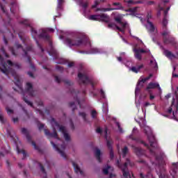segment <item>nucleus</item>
I'll return each instance as SVG.
<instances>
[{"label": "nucleus", "instance_id": "aec40b11", "mask_svg": "<svg viewBox=\"0 0 178 178\" xmlns=\"http://www.w3.org/2000/svg\"><path fill=\"white\" fill-rule=\"evenodd\" d=\"M147 29L149 33H154L156 29L155 26H154L153 23L150 22V20H147Z\"/></svg>", "mask_w": 178, "mask_h": 178}, {"label": "nucleus", "instance_id": "5fc2aeb1", "mask_svg": "<svg viewBox=\"0 0 178 178\" xmlns=\"http://www.w3.org/2000/svg\"><path fill=\"white\" fill-rule=\"evenodd\" d=\"M91 115L92 117V118H95L96 115H97V111L96 110H92L91 111Z\"/></svg>", "mask_w": 178, "mask_h": 178}, {"label": "nucleus", "instance_id": "a18cd8bd", "mask_svg": "<svg viewBox=\"0 0 178 178\" xmlns=\"http://www.w3.org/2000/svg\"><path fill=\"white\" fill-rule=\"evenodd\" d=\"M9 49L12 54V55H14V56H17V53H15V50L14 47H9Z\"/></svg>", "mask_w": 178, "mask_h": 178}, {"label": "nucleus", "instance_id": "473e14b6", "mask_svg": "<svg viewBox=\"0 0 178 178\" xmlns=\"http://www.w3.org/2000/svg\"><path fill=\"white\" fill-rule=\"evenodd\" d=\"M7 121V119L5 118L3 113H0V122L2 123V124H5V122H6Z\"/></svg>", "mask_w": 178, "mask_h": 178}, {"label": "nucleus", "instance_id": "69168bd1", "mask_svg": "<svg viewBox=\"0 0 178 178\" xmlns=\"http://www.w3.org/2000/svg\"><path fill=\"white\" fill-rule=\"evenodd\" d=\"M96 132H97L98 134H102V129L100 127H98L96 129Z\"/></svg>", "mask_w": 178, "mask_h": 178}, {"label": "nucleus", "instance_id": "13d9d810", "mask_svg": "<svg viewBox=\"0 0 178 178\" xmlns=\"http://www.w3.org/2000/svg\"><path fill=\"white\" fill-rule=\"evenodd\" d=\"M73 66H74V61H70V63H68V67H73Z\"/></svg>", "mask_w": 178, "mask_h": 178}, {"label": "nucleus", "instance_id": "bf43d9fd", "mask_svg": "<svg viewBox=\"0 0 178 178\" xmlns=\"http://www.w3.org/2000/svg\"><path fill=\"white\" fill-rule=\"evenodd\" d=\"M0 8H1V10H2V12H3V13H6V9H5V8L3 6L2 3H0Z\"/></svg>", "mask_w": 178, "mask_h": 178}, {"label": "nucleus", "instance_id": "09e8293b", "mask_svg": "<svg viewBox=\"0 0 178 178\" xmlns=\"http://www.w3.org/2000/svg\"><path fill=\"white\" fill-rule=\"evenodd\" d=\"M169 34L170 33L167 30H165V31H163L162 33L163 38H166V35H169Z\"/></svg>", "mask_w": 178, "mask_h": 178}, {"label": "nucleus", "instance_id": "9b49d317", "mask_svg": "<svg viewBox=\"0 0 178 178\" xmlns=\"http://www.w3.org/2000/svg\"><path fill=\"white\" fill-rule=\"evenodd\" d=\"M153 76V74H149L148 76H146L145 78H143L140 81H138L135 89V92H138V90H140V88H143L145 82L148 81V79H150Z\"/></svg>", "mask_w": 178, "mask_h": 178}, {"label": "nucleus", "instance_id": "6ab92c4d", "mask_svg": "<svg viewBox=\"0 0 178 178\" xmlns=\"http://www.w3.org/2000/svg\"><path fill=\"white\" fill-rule=\"evenodd\" d=\"M39 38H44L47 41H49L50 36L47 34L46 30H42V33L38 35Z\"/></svg>", "mask_w": 178, "mask_h": 178}, {"label": "nucleus", "instance_id": "bb28decb", "mask_svg": "<svg viewBox=\"0 0 178 178\" xmlns=\"http://www.w3.org/2000/svg\"><path fill=\"white\" fill-rule=\"evenodd\" d=\"M95 155L97 159V160L99 161V163H101V150L100 149H96L95 152Z\"/></svg>", "mask_w": 178, "mask_h": 178}, {"label": "nucleus", "instance_id": "0e129e2a", "mask_svg": "<svg viewBox=\"0 0 178 178\" xmlns=\"http://www.w3.org/2000/svg\"><path fill=\"white\" fill-rule=\"evenodd\" d=\"M99 49H92L93 54H99Z\"/></svg>", "mask_w": 178, "mask_h": 178}, {"label": "nucleus", "instance_id": "e433bc0d", "mask_svg": "<svg viewBox=\"0 0 178 178\" xmlns=\"http://www.w3.org/2000/svg\"><path fill=\"white\" fill-rule=\"evenodd\" d=\"M64 2V0H58V3L57 6V9L61 10L63 9V3Z\"/></svg>", "mask_w": 178, "mask_h": 178}, {"label": "nucleus", "instance_id": "7c9ffc66", "mask_svg": "<svg viewBox=\"0 0 178 178\" xmlns=\"http://www.w3.org/2000/svg\"><path fill=\"white\" fill-rule=\"evenodd\" d=\"M128 152H129V147L127 146H124L122 149V157H126Z\"/></svg>", "mask_w": 178, "mask_h": 178}, {"label": "nucleus", "instance_id": "864d4df0", "mask_svg": "<svg viewBox=\"0 0 178 178\" xmlns=\"http://www.w3.org/2000/svg\"><path fill=\"white\" fill-rule=\"evenodd\" d=\"M81 5L82 6L83 8H84V9H86L88 6V2H85V3L81 2Z\"/></svg>", "mask_w": 178, "mask_h": 178}, {"label": "nucleus", "instance_id": "37998d69", "mask_svg": "<svg viewBox=\"0 0 178 178\" xmlns=\"http://www.w3.org/2000/svg\"><path fill=\"white\" fill-rule=\"evenodd\" d=\"M35 42H36L37 45H38V47L40 48V49L41 50V51H42V52H44V47H42V45H40L39 41H38V40H35Z\"/></svg>", "mask_w": 178, "mask_h": 178}, {"label": "nucleus", "instance_id": "2f4dec72", "mask_svg": "<svg viewBox=\"0 0 178 178\" xmlns=\"http://www.w3.org/2000/svg\"><path fill=\"white\" fill-rule=\"evenodd\" d=\"M79 115H81L83 118V121H85L86 122H88V120H87V118H86V115H87L86 113H85L83 111H82V112L79 111Z\"/></svg>", "mask_w": 178, "mask_h": 178}, {"label": "nucleus", "instance_id": "393cba45", "mask_svg": "<svg viewBox=\"0 0 178 178\" xmlns=\"http://www.w3.org/2000/svg\"><path fill=\"white\" fill-rule=\"evenodd\" d=\"M120 26H122V29H121V27H119L118 26L117 30H118V31H120V33H125V29L127 28V23H124L121 20Z\"/></svg>", "mask_w": 178, "mask_h": 178}, {"label": "nucleus", "instance_id": "a19ab883", "mask_svg": "<svg viewBox=\"0 0 178 178\" xmlns=\"http://www.w3.org/2000/svg\"><path fill=\"white\" fill-rule=\"evenodd\" d=\"M6 110L8 115H10L11 114L14 113V110H13L12 108H10V107H6Z\"/></svg>", "mask_w": 178, "mask_h": 178}, {"label": "nucleus", "instance_id": "5701e85b", "mask_svg": "<svg viewBox=\"0 0 178 178\" xmlns=\"http://www.w3.org/2000/svg\"><path fill=\"white\" fill-rule=\"evenodd\" d=\"M143 67H144V64H140V65H136V67L134 65V67H131V70L134 72L137 73V72H139V71H140L141 69H143Z\"/></svg>", "mask_w": 178, "mask_h": 178}, {"label": "nucleus", "instance_id": "052dcab7", "mask_svg": "<svg viewBox=\"0 0 178 178\" xmlns=\"http://www.w3.org/2000/svg\"><path fill=\"white\" fill-rule=\"evenodd\" d=\"M98 5H99V2L97 1H95V4L92 5V8L94 9V8H97V6H98Z\"/></svg>", "mask_w": 178, "mask_h": 178}, {"label": "nucleus", "instance_id": "8fccbe9b", "mask_svg": "<svg viewBox=\"0 0 178 178\" xmlns=\"http://www.w3.org/2000/svg\"><path fill=\"white\" fill-rule=\"evenodd\" d=\"M22 24H24V26H26L27 27H31V24L27 20H24V22H22Z\"/></svg>", "mask_w": 178, "mask_h": 178}, {"label": "nucleus", "instance_id": "f704fd0d", "mask_svg": "<svg viewBox=\"0 0 178 178\" xmlns=\"http://www.w3.org/2000/svg\"><path fill=\"white\" fill-rule=\"evenodd\" d=\"M150 65L152 67H154V69H156V67H158V63H156V61H153V60H150Z\"/></svg>", "mask_w": 178, "mask_h": 178}, {"label": "nucleus", "instance_id": "774afa93", "mask_svg": "<svg viewBox=\"0 0 178 178\" xmlns=\"http://www.w3.org/2000/svg\"><path fill=\"white\" fill-rule=\"evenodd\" d=\"M172 167H174V168H177L178 163H172Z\"/></svg>", "mask_w": 178, "mask_h": 178}, {"label": "nucleus", "instance_id": "3c124183", "mask_svg": "<svg viewBox=\"0 0 178 178\" xmlns=\"http://www.w3.org/2000/svg\"><path fill=\"white\" fill-rule=\"evenodd\" d=\"M70 127L72 129H75V125L72 120V118H70Z\"/></svg>", "mask_w": 178, "mask_h": 178}, {"label": "nucleus", "instance_id": "c85d7f7f", "mask_svg": "<svg viewBox=\"0 0 178 178\" xmlns=\"http://www.w3.org/2000/svg\"><path fill=\"white\" fill-rule=\"evenodd\" d=\"M99 17H100L99 15H91V16H90L89 19H90V20L98 21V20H99Z\"/></svg>", "mask_w": 178, "mask_h": 178}, {"label": "nucleus", "instance_id": "20e7f679", "mask_svg": "<svg viewBox=\"0 0 178 178\" xmlns=\"http://www.w3.org/2000/svg\"><path fill=\"white\" fill-rule=\"evenodd\" d=\"M144 132L147 136V139L150 143V146L152 147L158 148L159 146H158L157 140L155 138V136L152 132L151 129L148 128V131H147V128H145Z\"/></svg>", "mask_w": 178, "mask_h": 178}, {"label": "nucleus", "instance_id": "58836bf2", "mask_svg": "<svg viewBox=\"0 0 178 178\" xmlns=\"http://www.w3.org/2000/svg\"><path fill=\"white\" fill-rule=\"evenodd\" d=\"M108 27V29H113V30H115V29H118V26H116L115 23H109Z\"/></svg>", "mask_w": 178, "mask_h": 178}, {"label": "nucleus", "instance_id": "4d7b16f0", "mask_svg": "<svg viewBox=\"0 0 178 178\" xmlns=\"http://www.w3.org/2000/svg\"><path fill=\"white\" fill-rule=\"evenodd\" d=\"M115 22H117V23H118L119 24H121L122 23V19L120 17H115Z\"/></svg>", "mask_w": 178, "mask_h": 178}, {"label": "nucleus", "instance_id": "c756f323", "mask_svg": "<svg viewBox=\"0 0 178 178\" xmlns=\"http://www.w3.org/2000/svg\"><path fill=\"white\" fill-rule=\"evenodd\" d=\"M35 120L37 122V125L38 127V129L40 131H41L42 129H43L44 127V124H41V122L40 121H38V118H35Z\"/></svg>", "mask_w": 178, "mask_h": 178}, {"label": "nucleus", "instance_id": "7ed1b4c3", "mask_svg": "<svg viewBox=\"0 0 178 178\" xmlns=\"http://www.w3.org/2000/svg\"><path fill=\"white\" fill-rule=\"evenodd\" d=\"M78 77L80 82H81L84 85H88V83H90L92 89H95V83H97V82H95L92 78H90L88 74H86L85 72H79Z\"/></svg>", "mask_w": 178, "mask_h": 178}, {"label": "nucleus", "instance_id": "9d476101", "mask_svg": "<svg viewBox=\"0 0 178 178\" xmlns=\"http://www.w3.org/2000/svg\"><path fill=\"white\" fill-rule=\"evenodd\" d=\"M25 92H26L30 96H35L37 93V90L33 89V84L31 82H26Z\"/></svg>", "mask_w": 178, "mask_h": 178}, {"label": "nucleus", "instance_id": "ea45409f", "mask_svg": "<svg viewBox=\"0 0 178 178\" xmlns=\"http://www.w3.org/2000/svg\"><path fill=\"white\" fill-rule=\"evenodd\" d=\"M31 35L33 37H36L38 31L33 27H31Z\"/></svg>", "mask_w": 178, "mask_h": 178}, {"label": "nucleus", "instance_id": "72a5a7b5", "mask_svg": "<svg viewBox=\"0 0 178 178\" xmlns=\"http://www.w3.org/2000/svg\"><path fill=\"white\" fill-rule=\"evenodd\" d=\"M1 51L3 54V55H4V56H6V58H10L9 54H8L7 51H6L5 47H3V46H1Z\"/></svg>", "mask_w": 178, "mask_h": 178}, {"label": "nucleus", "instance_id": "e2e57ef3", "mask_svg": "<svg viewBox=\"0 0 178 178\" xmlns=\"http://www.w3.org/2000/svg\"><path fill=\"white\" fill-rule=\"evenodd\" d=\"M100 93H101L102 97H105V92L104 90H103V89H101Z\"/></svg>", "mask_w": 178, "mask_h": 178}, {"label": "nucleus", "instance_id": "c03bdc74", "mask_svg": "<svg viewBox=\"0 0 178 178\" xmlns=\"http://www.w3.org/2000/svg\"><path fill=\"white\" fill-rule=\"evenodd\" d=\"M123 55H125V51H122V53H120V57H117V60H118V62H122V57Z\"/></svg>", "mask_w": 178, "mask_h": 178}, {"label": "nucleus", "instance_id": "cd10ccee", "mask_svg": "<svg viewBox=\"0 0 178 178\" xmlns=\"http://www.w3.org/2000/svg\"><path fill=\"white\" fill-rule=\"evenodd\" d=\"M17 153H22L23 154V157H22L23 159H24L26 157L27 153L26 150H24V149H20L18 145H17Z\"/></svg>", "mask_w": 178, "mask_h": 178}, {"label": "nucleus", "instance_id": "6e6552de", "mask_svg": "<svg viewBox=\"0 0 178 178\" xmlns=\"http://www.w3.org/2000/svg\"><path fill=\"white\" fill-rule=\"evenodd\" d=\"M22 134L26 136L28 142L31 143L35 150H40L39 146H37L34 140H32V136H31L30 132L26 128H22Z\"/></svg>", "mask_w": 178, "mask_h": 178}, {"label": "nucleus", "instance_id": "a878e982", "mask_svg": "<svg viewBox=\"0 0 178 178\" xmlns=\"http://www.w3.org/2000/svg\"><path fill=\"white\" fill-rule=\"evenodd\" d=\"M163 42L165 44H174L175 40H174V38H172L170 37H168V38L167 37V38H163Z\"/></svg>", "mask_w": 178, "mask_h": 178}, {"label": "nucleus", "instance_id": "4468645a", "mask_svg": "<svg viewBox=\"0 0 178 178\" xmlns=\"http://www.w3.org/2000/svg\"><path fill=\"white\" fill-rule=\"evenodd\" d=\"M51 144L53 147L61 155L62 157L67 159V154H65L64 150H61V149H60V147H58V146H57V145H56V143H54L53 141H51Z\"/></svg>", "mask_w": 178, "mask_h": 178}, {"label": "nucleus", "instance_id": "412c9836", "mask_svg": "<svg viewBox=\"0 0 178 178\" xmlns=\"http://www.w3.org/2000/svg\"><path fill=\"white\" fill-rule=\"evenodd\" d=\"M72 165L74 168V172L76 174H79V172H80L81 175H83V171H82L79 167V165H78V164H76V163H75V161H72Z\"/></svg>", "mask_w": 178, "mask_h": 178}, {"label": "nucleus", "instance_id": "f8f14e48", "mask_svg": "<svg viewBox=\"0 0 178 178\" xmlns=\"http://www.w3.org/2000/svg\"><path fill=\"white\" fill-rule=\"evenodd\" d=\"M134 56L138 60H142V54H146L145 49H134Z\"/></svg>", "mask_w": 178, "mask_h": 178}, {"label": "nucleus", "instance_id": "f3484780", "mask_svg": "<svg viewBox=\"0 0 178 178\" xmlns=\"http://www.w3.org/2000/svg\"><path fill=\"white\" fill-rule=\"evenodd\" d=\"M131 147L137 156H142L144 152L141 147H137L135 145H132Z\"/></svg>", "mask_w": 178, "mask_h": 178}, {"label": "nucleus", "instance_id": "c9c22d12", "mask_svg": "<svg viewBox=\"0 0 178 178\" xmlns=\"http://www.w3.org/2000/svg\"><path fill=\"white\" fill-rule=\"evenodd\" d=\"M49 55H54L55 58H58V53L56 51V50H51V51H49Z\"/></svg>", "mask_w": 178, "mask_h": 178}, {"label": "nucleus", "instance_id": "338daca9", "mask_svg": "<svg viewBox=\"0 0 178 178\" xmlns=\"http://www.w3.org/2000/svg\"><path fill=\"white\" fill-rule=\"evenodd\" d=\"M13 122H18L19 118L18 117L13 118Z\"/></svg>", "mask_w": 178, "mask_h": 178}, {"label": "nucleus", "instance_id": "dca6fc26", "mask_svg": "<svg viewBox=\"0 0 178 178\" xmlns=\"http://www.w3.org/2000/svg\"><path fill=\"white\" fill-rule=\"evenodd\" d=\"M155 88H159V89H161V86L158 82H149L146 87L147 90H149V89H155Z\"/></svg>", "mask_w": 178, "mask_h": 178}, {"label": "nucleus", "instance_id": "b1692460", "mask_svg": "<svg viewBox=\"0 0 178 178\" xmlns=\"http://www.w3.org/2000/svg\"><path fill=\"white\" fill-rule=\"evenodd\" d=\"M102 20V22H105L106 23H109L110 17L108 16V15L102 14L99 15V20Z\"/></svg>", "mask_w": 178, "mask_h": 178}, {"label": "nucleus", "instance_id": "a211bd4d", "mask_svg": "<svg viewBox=\"0 0 178 178\" xmlns=\"http://www.w3.org/2000/svg\"><path fill=\"white\" fill-rule=\"evenodd\" d=\"M130 139H132L133 140H136V142L143 143L145 146H146L148 149H150L149 145L147 143H145L144 140H141V139H139V138H136L134 136V135H129Z\"/></svg>", "mask_w": 178, "mask_h": 178}, {"label": "nucleus", "instance_id": "4c0bfd02", "mask_svg": "<svg viewBox=\"0 0 178 178\" xmlns=\"http://www.w3.org/2000/svg\"><path fill=\"white\" fill-rule=\"evenodd\" d=\"M168 22L166 17L164 15V18L163 19V27L166 28L168 26Z\"/></svg>", "mask_w": 178, "mask_h": 178}, {"label": "nucleus", "instance_id": "f03ea898", "mask_svg": "<svg viewBox=\"0 0 178 178\" xmlns=\"http://www.w3.org/2000/svg\"><path fill=\"white\" fill-rule=\"evenodd\" d=\"M15 47H16V48H17V49H19V48H22V51H23L22 56H24V58H27L28 63H29L31 69L35 70V67L34 64H33L31 57L29 54V52H33V46L29 45V46H26L24 49V47H23V46L21 45V44H18L17 42H16Z\"/></svg>", "mask_w": 178, "mask_h": 178}, {"label": "nucleus", "instance_id": "ddd939ff", "mask_svg": "<svg viewBox=\"0 0 178 178\" xmlns=\"http://www.w3.org/2000/svg\"><path fill=\"white\" fill-rule=\"evenodd\" d=\"M44 134L47 136H49L51 138H56V139H59L58 132L56 131V128H53V132H50L49 129H44Z\"/></svg>", "mask_w": 178, "mask_h": 178}, {"label": "nucleus", "instance_id": "423d86ee", "mask_svg": "<svg viewBox=\"0 0 178 178\" xmlns=\"http://www.w3.org/2000/svg\"><path fill=\"white\" fill-rule=\"evenodd\" d=\"M65 43L68 47H79L83 44L81 38H66Z\"/></svg>", "mask_w": 178, "mask_h": 178}, {"label": "nucleus", "instance_id": "79ce46f5", "mask_svg": "<svg viewBox=\"0 0 178 178\" xmlns=\"http://www.w3.org/2000/svg\"><path fill=\"white\" fill-rule=\"evenodd\" d=\"M109 168H111V165H107L106 168H104L103 169L104 174H105L106 175H108V174L109 173Z\"/></svg>", "mask_w": 178, "mask_h": 178}, {"label": "nucleus", "instance_id": "6e6d98bb", "mask_svg": "<svg viewBox=\"0 0 178 178\" xmlns=\"http://www.w3.org/2000/svg\"><path fill=\"white\" fill-rule=\"evenodd\" d=\"M116 125L118 127L120 132H123V129H122L120 122H116Z\"/></svg>", "mask_w": 178, "mask_h": 178}, {"label": "nucleus", "instance_id": "2eb2a0df", "mask_svg": "<svg viewBox=\"0 0 178 178\" xmlns=\"http://www.w3.org/2000/svg\"><path fill=\"white\" fill-rule=\"evenodd\" d=\"M54 79L56 82H58V83H60L61 81H63L65 83H67V85L69 86H72L74 83L72 81H70V79H61V78H60L58 75H54Z\"/></svg>", "mask_w": 178, "mask_h": 178}, {"label": "nucleus", "instance_id": "603ef678", "mask_svg": "<svg viewBox=\"0 0 178 178\" xmlns=\"http://www.w3.org/2000/svg\"><path fill=\"white\" fill-rule=\"evenodd\" d=\"M22 110L25 113L27 118H31V115H29V113H28L27 110H26V108H24V107H22Z\"/></svg>", "mask_w": 178, "mask_h": 178}, {"label": "nucleus", "instance_id": "0eeeda50", "mask_svg": "<svg viewBox=\"0 0 178 178\" xmlns=\"http://www.w3.org/2000/svg\"><path fill=\"white\" fill-rule=\"evenodd\" d=\"M51 121L53 122H54L56 127H58V128H60V131L63 133L65 140H67V141L70 140L71 136L68 134V132H67V129H66L65 127H64L63 125H60L59 122H58V121H56V120H55V118H51Z\"/></svg>", "mask_w": 178, "mask_h": 178}, {"label": "nucleus", "instance_id": "de8ad7c7", "mask_svg": "<svg viewBox=\"0 0 178 178\" xmlns=\"http://www.w3.org/2000/svg\"><path fill=\"white\" fill-rule=\"evenodd\" d=\"M107 147L111 152V149H112V142H111V140H107Z\"/></svg>", "mask_w": 178, "mask_h": 178}, {"label": "nucleus", "instance_id": "4be33fe9", "mask_svg": "<svg viewBox=\"0 0 178 178\" xmlns=\"http://www.w3.org/2000/svg\"><path fill=\"white\" fill-rule=\"evenodd\" d=\"M164 55H165L167 58H169V59H172V58H176L175 54H173V53H172L170 50H168V49H165L164 50Z\"/></svg>", "mask_w": 178, "mask_h": 178}, {"label": "nucleus", "instance_id": "680f3d73", "mask_svg": "<svg viewBox=\"0 0 178 178\" xmlns=\"http://www.w3.org/2000/svg\"><path fill=\"white\" fill-rule=\"evenodd\" d=\"M27 74L29 75V76L34 78V74L31 71H28Z\"/></svg>", "mask_w": 178, "mask_h": 178}, {"label": "nucleus", "instance_id": "39448f33", "mask_svg": "<svg viewBox=\"0 0 178 178\" xmlns=\"http://www.w3.org/2000/svg\"><path fill=\"white\" fill-rule=\"evenodd\" d=\"M70 92L71 93H72V95H75V96H74V99L75 100V102H76V103H78L80 108H82L81 102H83L86 100L85 96L86 95V90H84L82 91L83 97H82L81 100H80V99H79V97H78V93H79V90H76L75 89H74V88H72L70 89Z\"/></svg>", "mask_w": 178, "mask_h": 178}, {"label": "nucleus", "instance_id": "f257e3e1", "mask_svg": "<svg viewBox=\"0 0 178 178\" xmlns=\"http://www.w3.org/2000/svg\"><path fill=\"white\" fill-rule=\"evenodd\" d=\"M11 67H15V69H21L22 64L20 63H13L11 60H7L5 61L3 57L0 54V70L2 71L4 74L10 76V74L14 76L15 81V83L18 86L22 93V83L20 79L19 78L15 70H13Z\"/></svg>", "mask_w": 178, "mask_h": 178}, {"label": "nucleus", "instance_id": "49530a36", "mask_svg": "<svg viewBox=\"0 0 178 178\" xmlns=\"http://www.w3.org/2000/svg\"><path fill=\"white\" fill-rule=\"evenodd\" d=\"M114 156H115V155L113 153V147L111 145V149H110V159H113Z\"/></svg>", "mask_w": 178, "mask_h": 178}, {"label": "nucleus", "instance_id": "1a4fd4ad", "mask_svg": "<svg viewBox=\"0 0 178 178\" xmlns=\"http://www.w3.org/2000/svg\"><path fill=\"white\" fill-rule=\"evenodd\" d=\"M113 6H118L117 8H102V12H111V10H124V8L120 2H113Z\"/></svg>", "mask_w": 178, "mask_h": 178}]
</instances>
